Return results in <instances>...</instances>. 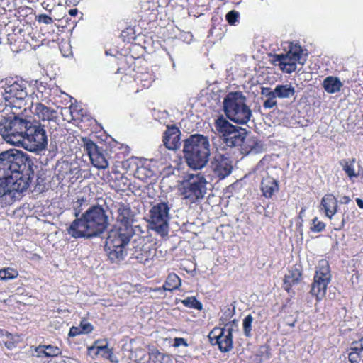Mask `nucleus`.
<instances>
[{"label": "nucleus", "mask_w": 363, "mask_h": 363, "mask_svg": "<svg viewBox=\"0 0 363 363\" xmlns=\"http://www.w3.org/2000/svg\"><path fill=\"white\" fill-rule=\"evenodd\" d=\"M330 281L324 279H313V282L311 286V294L315 296L318 301L321 300L325 295L327 287Z\"/></svg>", "instance_id": "24"}, {"label": "nucleus", "mask_w": 363, "mask_h": 363, "mask_svg": "<svg viewBox=\"0 0 363 363\" xmlns=\"http://www.w3.org/2000/svg\"><path fill=\"white\" fill-rule=\"evenodd\" d=\"M172 205L168 202H160L154 205L149 211V219L152 230L164 237L169 232V222L170 220V209Z\"/></svg>", "instance_id": "9"}, {"label": "nucleus", "mask_w": 363, "mask_h": 363, "mask_svg": "<svg viewBox=\"0 0 363 363\" xmlns=\"http://www.w3.org/2000/svg\"><path fill=\"white\" fill-rule=\"evenodd\" d=\"M92 164L98 169H106L108 166V162L104 155L98 150L89 156Z\"/></svg>", "instance_id": "31"}, {"label": "nucleus", "mask_w": 363, "mask_h": 363, "mask_svg": "<svg viewBox=\"0 0 363 363\" xmlns=\"http://www.w3.org/2000/svg\"><path fill=\"white\" fill-rule=\"evenodd\" d=\"M350 201H351L350 198L347 196H342L340 200L342 203H345V204L348 203Z\"/></svg>", "instance_id": "53"}, {"label": "nucleus", "mask_w": 363, "mask_h": 363, "mask_svg": "<svg viewBox=\"0 0 363 363\" xmlns=\"http://www.w3.org/2000/svg\"><path fill=\"white\" fill-rule=\"evenodd\" d=\"M320 208V211H323L325 216L331 220L337 212L338 201L337 198L331 194H325L321 199Z\"/></svg>", "instance_id": "20"}, {"label": "nucleus", "mask_w": 363, "mask_h": 363, "mask_svg": "<svg viewBox=\"0 0 363 363\" xmlns=\"http://www.w3.org/2000/svg\"><path fill=\"white\" fill-rule=\"evenodd\" d=\"M235 308L232 306H228L224 309L222 316L220 317V320L222 321L223 324H226L225 323L228 322L230 319L234 315Z\"/></svg>", "instance_id": "38"}, {"label": "nucleus", "mask_w": 363, "mask_h": 363, "mask_svg": "<svg viewBox=\"0 0 363 363\" xmlns=\"http://www.w3.org/2000/svg\"><path fill=\"white\" fill-rule=\"evenodd\" d=\"M241 91L228 93L223 100V111L227 118L238 124H247L252 113Z\"/></svg>", "instance_id": "4"}, {"label": "nucleus", "mask_w": 363, "mask_h": 363, "mask_svg": "<svg viewBox=\"0 0 363 363\" xmlns=\"http://www.w3.org/2000/svg\"><path fill=\"white\" fill-rule=\"evenodd\" d=\"M355 162V158L344 159L340 161V166L350 179L357 178L359 175V173H357L354 169Z\"/></svg>", "instance_id": "30"}, {"label": "nucleus", "mask_w": 363, "mask_h": 363, "mask_svg": "<svg viewBox=\"0 0 363 363\" xmlns=\"http://www.w3.org/2000/svg\"><path fill=\"white\" fill-rule=\"evenodd\" d=\"M0 95L6 101H10L12 99L23 100L28 95L26 84L21 79L6 78L0 82Z\"/></svg>", "instance_id": "13"}, {"label": "nucleus", "mask_w": 363, "mask_h": 363, "mask_svg": "<svg viewBox=\"0 0 363 363\" xmlns=\"http://www.w3.org/2000/svg\"><path fill=\"white\" fill-rule=\"evenodd\" d=\"M27 125L28 120L19 116L3 118L0 121V134L6 143L21 146Z\"/></svg>", "instance_id": "6"}, {"label": "nucleus", "mask_w": 363, "mask_h": 363, "mask_svg": "<svg viewBox=\"0 0 363 363\" xmlns=\"http://www.w3.org/2000/svg\"><path fill=\"white\" fill-rule=\"evenodd\" d=\"M80 0H65V3L68 5H77Z\"/></svg>", "instance_id": "54"}, {"label": "nucleus", "mask_w": 363, "mask_h": 363, "mask_svg": "<svg viewBox=\"0 0 363 363\" xmlns=\"http://www.w3.org/2000/svg\"><path fill=\"white\" fill-rule=\"evenodd\" d=\"M253 320V317L250 314L247 315L243 320V332L247 337L251 336L252 323Z\"/></svg>", "instance_id": "37"}, {"label": "nucleus", "mask_w": 363, "mask_h": 363, "mask_svg": "<svg viewBox=\"0 0 363 363\" xmlns=\"http://www.w3.org/2000/svg\"><path fill=\"white\" fill-rule=\"evenodd\" d=\"M155 293H158L159 296L161 298H164L165 296H162V294H161V291H155Z\"/></svg>", "instance_id": "59"}, {"label": "nucleus", "mask_w": 363, "mask_h": 363, "mask_svg": "<svg viewBox=\"0 0 363 363\" xmlns=\"http://www.w3.org/2000/svg\"><path fill=\"white\" fill-rule=\"evenodd\" d=\"M215 128L221 134L223 140L228 147L240 146L246 138V130L232 125L223 116H220L216 120Z\"/></svg>", "instance_id": "8"}, {"label": "nucleus", "mask_w": 363, "mask_h": 363, "mask_svg": "<svg viewBox=\"0 0 363 363\" xmlns=\"http://www.w3.org/2000/svg\"><path fill=\"white\" fill-rule=\"evenodd\" d=\"M350 350L348 356L350 362L363 363V337L352 343Z\"/></svg>", "instance_id": "25"}, {"label": "nucleus", "mask_w": 363, "mask_h": 363, "mask_svg": "<svg viewBox=\"0 0 363 363\" xmlns=\"http://www.w3.org/2000/svg\"><path fill=\"white\" fill-rule=\"evenodd\" d=\"M303 211H304V210H303V209H302V210L301 211V214H303Z\"/></svg>", "instance_id": "61"}, {"label": "nucleus", "mask_w": 363, "mask_h": 363, "mask_svg": "<svg viewBox=\"0 0 363 363\" xmlns=\"http://www.w3.org/2000/svg\"><path fill=\"white\" fill-rule=\"evenodd\" d=\"M132 227L116 225L111 229L106 240L105 250L113 262H120L127 255V245L133 235Z\"/></svg>", "instance_id": "3"}, {"label": "nucleus", "mask_w": 363, "mask_h": 363, "mask_svg": "<svg viewBox=\"0 0 363 363\" xmlns=\"http://www.w3.org/2000/svg\"><path fill=\"white\" fill-rule=\"evenodd\" d=\"M148 352L143 348H137L135 350H132L130 352V359L135 361L137 363H141L144 361Z\"/></svg>", "instance_id": "34"}, {"label": "nucleus", "mask_w": 363, "mask_h": 363, "mask_svg": "<svg viewBox=\"0 0 363 363\" xmlns=\"http://www.w3.org/2000/svg\"><path fill=\"white\" fill-rule=\"evenodd\" d=\"M94 348L96 350V354H101L102 357L110 359L111 362H113V351L111 349L108 348L107 345H98V342L95 343Z\"/></svg>", "instance_id": "32"}, {"label": "nucleus", "mask_w": 363, "mask_h": 363, "mask_svg": "<svg viewBox=\"0 0 363 363\" xmlns=\"http://www.w3.org/2000/svg\"><path fill=\"white\" fill-rule=\"evenodd\" d=\"M86 202V200L85 199L80 198L77 199L76 201L73 203V209H74V214L76 217L79 216V214L81 213V207Z\"/></svg>", "instance_id": "43"}, {"label": "nucleus", "mask_w": 363, "mask_h": 363, "mask_svg": "<svg viewBox=\"0 0 363 363\" xmlns=\"http://www.w3.org/2000/svg\"><path fill=\"white\" fill-rule=\"evenodd\" d=\"M263 143L255 137L245 138L242 144V151L243 153L258 154L263 152Z\"/></svg>", "instance_id": "22"}, {"label": "nucleus", "mask_w": 363, "mask_h": 363, "mask_svg": "<svg viewBox=\"0 0 363 363\" xmlns=\"http://www.w3.org/2000/svg\"><path fill=\"white\" fill-rule=\"evenodd\" d=\"M325 228V224L320 221L317 217L312 220V225L311 230L313 232L319 233L323 231Z\"/></svg>", "instance_id": "40"}, {"label": "nucleus", "mask_w": 363, "mask_h": 363, "mask_svg": "<svg viewBox=\"0 0 363 363\" xmlns=\"http://www.w3.org/2000/svg\"><path fill=\"white\" fill-rule=\"evenodd\" d=\"M356 202H357V204L358 205V206H359L360 208L363 209V200H362V199H359V198H357V199H356Z\"/></svg>", "instance_id": "55"}, {"label": "nucleus", "mask_w": 363, "mask_h": 363, "mask_svg": "<svg viewBox=\"0 0 363 363\" xmlns=\"http://www.w3.org/2000/svg\"><path fill=\"white\" fill-rule=\"evenodd\" d=\"M207 184L208 182L203 175L192 174L182 183L181 194L189 203L198 202L206 194Z\"/></svg>", "instance_id": "10"}, {"label": "nucleus", "mask_w": 363, "mask_h": 363, "mask_svg": "<svg viewBox=\"0 0 363 363\" xmlns=\"http://www.w3.org/2000/svg\"><path fill=\"white\" fill-rule=\"evenodd\" d=\"M331 277H332V276L330 274L328 262L325 259L320 260L318 263L317 268H316L314 278H316L318 279H324L325 280L328 279V281H330Z\"/></svg>", "instance_id": "29"}, {"label": "nucleus", "mask_w": 363, "mask_h": 363, "mask_svg": "<svg viewBox=\"0 0 363 363\" xmlns=\"http://www.w3.org/2000/svg\"><path fill=\"white\" fill-rule=\"evenodd\" d=\"M301 277V273L298 269H294L289 270L284 277L283 284L284 289L289 292L292 286L299 283Z\"/></svg>", "instance_id": "26"}, {"label": "nucleus", "mask_w": 363, "mask_h": 363, "mask_svg": "<svg viewBox=\"0 0 363 363\" xmlns=\"http://www.w3.org/2000/svg\"><path fill=\"white\" fill-rule=\"evenodd\" d=\"M239 18V12L235 10L229 11L225 16L228 23L230 25H235L238 21Z\"/></svg>", "instance_id": "41"}, {"label": "nucleus", "mask_w": 363, "mask_h": 363, "mask_svg": "<svg viewBox=\"0 0 363 363\" xmlns=\"http://www.w3.org/2000/svg\"><path fill=\"white\" fill-rule=\"evenodd\" d=\"M0 333L2 335H5L9 339V340H6V341L4 342V345L9 350H12L15 347L14 342L13 341H11V340H12V335L11 333H8L7 331H4L3 330H0Z\"/></svg>", "instance_id": "44"}, {"label": "nucleus", "mask_w": 363, "mask_h": 363, "mask_svg": "<svg viewBox=\"0 0 363 363\" xmlns=\"http://www.w3.org/2000/svg\"><path fill=\"white\" fill-rule=\"evenodd\" d=\"M263 356H264V357H266V358H267L269 357L268 348L265 346H263Z\"/></svg>", "instance_id": "57"}, {"label": "nucleus", "mask_w": 363, "mask_h": 363, "mask_svg": "<svg viewBox=\"0 0 363 363\" xmlns=\"http://www.w3.org/2000/svg\"><path fill=\"white\" fill-rule=\"evenodd\" d=\"M30 182V173H26L25 177L15 179L14 177H0V198L9 196L13 199L17 198V194L27 191Z\"/></svg>", "instance_id": "12"}, {"label": "nucleus", "mask_w": 363, "mask_h": 363, "mask_svg": "<svg viewBox=\"0 0 363 363\" xmlns=\"http://www.w3.org/2000/svg\"><path fill=\"white\" fill-rule=\"evenodd\" d=\"M27 157L18 150L11 149L0 153V177H14L15 179L25 177Z\"/></svg>", "instance_id": "5"}, {"label": "nucleus", "mask_w": 363, "mask_h": 363, "mask_svg": "<svg viewBox=\"0 0 363 363\" xmlns=\"http://www.w3.org/2000/svg\"><path fill=\"white\" fill-rule=\"evenodd\" d=\"M155 254V250L152 249L150 245H138L132 253V258L144 265H150Z\"/></svg>", "instance_id": "17"}, {"label": "nucleus", "mask_w": 363, "mask_h": 363, "mask_svg": "<svg viewBox=\"0 0 363 363\" xmlns=\"http://www.w3.org/2000/svg\"><path fill=\"white\" fill-rule=\"evenodd\" d=\"M277 97H271L266 99L263 103L264 108L269 109L276 106L277 104Z\"/></svg>", "instance_id": "45"}, {"label": "nucleus", "mask_w": 363, "mask_h": 363, "mask_svg": "<svg viewBox=\"0 0 363 363\" xmlns=\"http://www.w3.org/2000/svg\"><path fill=\"white\" fill-rule=\"evenodd\" d=\"M77 12H78L77 9H70L69 11V13L70 16H75L77 14Z\"/></svg>", "instance_id": "58"}, {"label": "nucleus", "mask_w": 363, "mask_h": 363, "mask_svg": "<svg viewBox=\"0 0 363 363\" xmlns=\"http://www.w3.org/2000/svg\"><path fill=\"white\" fill-rule=\"evenodd\" d=\"M108 225L105 210L98 206L89 208L80 218H77L67 228L74 238L96 237L103 233Z\"/></svg>", "instance_id": "1"}, {"label": "nucleus", "mask_w": 363, "mask_h": 363, "mask_svg": "<svg viewBox=\"0 0 363 363\" xmlns=\"http://www.w3.org/2000/svg\"><path fill=\"white\" fill-rule=\"evenodd\" d=\"M150 363H162L166 357V355L160 352L157 350H153L150 352Z\"/></svg>", "instance_id": "39"}, {"label": "nucleus", "mask_w": 363, "mask_h": 363, "mask_svg": "<svg viewBox=\"0 0 363 363\" xmlns=\"http://www.w3.org/2000/svg\"><path fill=\"white\" fill-rule=\"evenodd\" d=\"M212 169L215 175L220 179H224L232 172V161L228 157L220 154L217 155L212 162Z\"/></svg>", "instance_id": "15"}, {"label": "nucleus", "mask_w": 363, "mask_h": 363, "mask_svg": "<svg viewBox=\"0 0 363 363\" xmlns=\"http://www.w3.org/2000/svg\"><path fill=\"white\" fill-rule=\"evenodd\" d=\"M116 213L117 225L121 227H132L134 220V213L128 204L118 203L114 206Z\"/></svg>", "instance_id": "16"}, {"label": "nucleus", "mask_w": 363, "mask_h": 363, "mask_svg": "<svg viewBox=\"0 0 363 363\" xmlns=\"http://www.w3.org/2000/svg\"><path fill=\"white\" fill-rule=\"evenodd\" d=\"M33 113L42 121H48V123H53L57 125V120L58 118L55 110L45 106L41 103H37L33 106Z\"/></svg>", "instance_id": "18"}, {"label": "nucleus", "mask_w": 363, "mask_h": 363, "mask_svg": "<svg viewBox=\"0 0 363 363\" xmlns=\"http://www.w3.org/2000/svg\"><path fill=\"white\" fill-rule=\"evenodd\" d=\"M181 345L187 346V343L184 338L182 337H176L174 340V346L179 347Z\"/></svg>", "instance_id": "50"}, {"label": "nucleus", "mask_w": 363, "mask_h": 363, "mask_svg": "<svg viewBox=\"0 0 363 363\" xmlns=\"http://www.w3.org/2000/svg\"><path fill=\"white\" fill-rule=\"evenodd\" d=\"M345 221H346V219H345V216H343L342 218V220H341V221L340 223H333V225H334V229L335 230H341L343 228V226H344V225L345 223Z\"/></svg>", "instance_id": "52"}, {"label": "nucleus", "mask_w": 363, "mask_h": 363, "mask_svg": "<svg viewBox=\"0 0 363 363\" xmlns=\"http://www.w3.org/2000/svg\"><path fill=\"white\" fill-rule=\"evenodd\" d=\"M59 354H60V351L57 347L52 346L51 345H45V357H57Z\"/></svg>", "instance_id": "42"}, {"label": "nucleus", "mask_w": 363, "mask_h": 363, "mask_svg": "<svg viewBox=\"0 0 363 363\" xmlns=\"http://www.w3.org/2000/svg\"><path fill=\"white\" fill-rule=\"evenodd\" d=\"M296 91L291 84H278L275 86V95L279 99L295 98Z\"/></svg>", "instance_id": "28"}, {"label": "nucleus", "mask_w": 363, "mask_h": 363, "mask_svg": "<svg viewBox=\"0 0 363 363\" xmlns=\"http://www.w3.org/2000/svg\"><path fill=\"white\" fill-rule=\"evenodd\" d=\"M38 22L43 23L46 25L51 24L53 22L52 18L46 14L39 15L38 17Z\"/></svg>", "instance_id": "48"}, {"label": "nucleus", "mask_w": 363, "mask_h": 363, "mask_svg": "<svg viewBox=\"0 0 363 363\" xmlns=\"http://www.w3.org/2000/svg\"><path fill=\"white\" fill-rule=\"evenodd\" d=\"M163 143L164 146L171 150L178 149L180 145V130L178 128L172 125L168 127L164 132L163 137Z\"/></svg>", "instance_id": "19"}, {"label": "nucleus", "mask_w": 363, "mask_h": 363, "mask_svg": "<svg viewBox=\"0 0 363 363\" xmlns=\"http://www.w3.org/2000/svg\"><path fill=\"white\" fill-rule=\"evenodd\" d=\"M342 83L336 77H327L323 82L325 91L328 94H334L340 91Z\"/></svg>", "instance_id": "27"}, {"label": "nucleus", "mask_w": 363, "mask_h": 363, "mask_svg": "<svg viewBox=\"0 0 363 363\" xmlns=\"http://www.w3.org/2000/svg\"><path fill=\"white\" fill-rule=\"evenodd\" d=\"M44 126L38 122L28 121L21 147L33 152L45 150L48 145V137Z\"/></svg>", "instance_id": "7"}, {"label": "nucleus", "mask_w": 363, "mask_h": 363, "mask_svg": "<svg viewBox=\"0 0 363 363\" xmlns=\"http://www.w3.org/2000/svg\"><path fill=\"white\" fill-rule=\"evenodd\" d=\"M150 352L147 353V354L146 355V357L145 358L144 361L142 362L141 363H150Z\"/></svg>", "instance_id": "56"}, {"label": "nucleus", "mask_w": 363, "mask_h": 363, "mask_svg": "<svg viewBox=\"0 0 363 363\" xmlns=\"http://www.w3.org/2000/svg\"><path fill=\"white\" fill-rule=\"evenodd\" d=\"M210 143L208 137L194 134L184 142L183 152L189 167L200 169L204 167L211 155Z\"/></svg>", "instance_id": "2"}, {"label": "nucleus", "mask_w": 363, "mask_h": 363, "mask_svg": "<svg viewBox=\"0 0 363 363\" xmlns=\"http://www.w3.org/2000/svg\"><path fill=\"white\" fill-rule=\"evenodd\" d=\"M180 278L174 273H171L168 275L164 284L162 287H157L152 289V291H161L162 296H166L165 291H172L178 289L181 286Z\"/></svg>", "instance_id": "21"}, {"label": "nucleus", "mask_w": 363, "mask_h": 363, "mask_svg": "<svg viewBox=\"0 0 363 363\" xmlns=\"http://www.w3.org/2000/svg\"><path fill=\"white\" fill-rule=\"evenodd\" d=\"M235 320L225 324L223 328H215L209 333V339L212 345H217L223 352L230 351L233 348L232 324Z\"/></svg>", "instance_id": "14"}, {"label": "nucleus", "mask_w": 363, "mask_h": 363, "mask_svg": "<svg viewBox=\"0 0 363 363\" xmlns=\"http://www.w3.org/2000/svg\"><path fill=\"white\" fill-rule=\"evenodd\" d=\"M83 142V146L86 151L87 152V154L89 157L92 155V153L95 152L99 150V147L97 145L90 139L84 138L82 139Z\"/></svg>", "instance_id": "35"}, {"label": "nucleus", "mask_w": 363, "mask_h": 363, "mask_svg": "<svg viewBox=\"0 0 363 363\" xmlns=\"http://www.w3.org/2000/svg\"><path fill=\"white\" fill-rule=\"evenodd\" d=\"M79 327L82 330V333H89L93 330V326L86 320H82Z\"/></svg>", "instance_id": "46"}, {"label": "nucleus", "mask_w": 363, "mask_h": 363, "mask_svg": "<svg viewBox=\"0 0 363 363\" xmlns=\"http://www.w3.org/2000/svg\"><path fill=\"white\" fill-rule=\"evenodd\" d=\"M302 55L303 50L301 46L291 45L287 52L274 55L272 61L274 65L279 66L281 71L290 74L296 71L297 63L304 64L306 59H302Z\"/></svg>", "instance_id": "11"}, {"label": "nucleus", "mask_w": 363, "mask_h": 363, "mask_svg": "<svg viewBox=\"0 0 363 363\" xmlns=\"http://www.w3.org/2000/svg\"><path fill=\"white\" fill-rule=\"evenodd\" d=\"M261 94L267 98L271 97H277L275 95V89L274 90H272L270 88L268 87H263L261 91Z\"/></svg>", "instance_id": "47"}, {"label": "nucleus", "mask_w": 363, "mask_h": 363, "mask_svg": "<svg viewBox=\"0 0 363 363\" xmlns=\"http://www.w3.org/2000/svg\"><path fill=\"white\" fill-rule=\"evenodd\" d=\"M261 191L264 197L271 198L279 191L278 182L269 176L263 178L261 182Z\"/></svg>", "instance_id": "23"}, {"label": "nucleus", "mask_w": 363, "mask_h": 363, "mask_svg": "<svg viewBox=\"0 0 363 363\" xmlns=\"http://www.w3.org/2000/svg\"><path fill=\"white\" fill-rule=\"evenodd\" d=\"M18 276V272L11 267L3 268L0 269V280L7 281L13 279Z\"/></svg>", "instance_id": "33"}, {"label": "nucleus", "mask_w": 363, "mask_h": 363, "mask_svg": "<svg viewBox=\"0 0 363 363\" xmlns=\"http://www.w3.org/2000/svg\"><path fill=\"white\" fill-rule=\"evenodd\" d=\"M303 211H304V210H303V209H302V210L301 211V214H303Z\"/></svg>", "instance_id": "60"}, {"label": "nucleus", "mask_w": 363, "mask_h": 363, "mask_svg": "<svg viewBox=\"0 0 363 363\" xmlns=\"http://www.w3.org/2000/svg\"><path fill=\"white\" fill-rule=\"evenodd\" d=\"M182 303L189 308H195L197 310L202 309V304L196 299L195 297H188L182 301Z\"/></svg>", "instance_id": "36"}, {"label": "nucleus", "mask_w": 363, "mask_h": 363, "mask_svg": "<svg viewBox=\"0 0 363 363\" xmlns=\"http://www.w3.org/2000/svg\"><path fill=\"white\" fill-rule=\"evenodd\" d=\"M82 333V330H81V328L79 326V327L73 326L69 330V336L75 337Z\"/></svg>", "instance_id": "49"}, {"label": "nucleus", "mask_w": 363, "mask_h": 363, "mask_svg": "<svg viewBox=\"0 0 363 363\" xmlns=\"http://www.w3.org/2000/svg\"><path fill=\"white\" fill-rule=\"evenodd\" d=\"M35 352H37V356L39 357H45V345H39L35 348Z\"/></svg>", "instance_id": "51"}]
</instances>
